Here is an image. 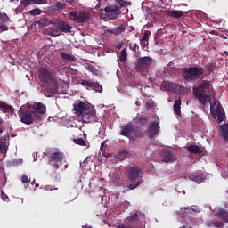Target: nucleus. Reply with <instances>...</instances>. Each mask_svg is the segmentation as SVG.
<instances>
[{
  "instance_id": "4be33fe9",
  "label": "nucleus",
  "mask_w": 228,
  "mask_h": 228,
  "mask_svg": "<svg viewBox=\"0 0 228 228\" xmlns=\"http://www.w3.org/2000/svg\"><path fill=\"white\" fill-rule=\"evenodd\" d=\"M44 35H48L50 37H58L60 35V31H58V28L48 27L44 29Z\"/></svg>"
},
{
  "instance_id": "f704fd0d",
  "label": "nucleus",
  "mask_w": 228,
  "mask_h": 228,
  "mask_svg": "<svg viewBox=\"0 0 228 228\" xmlns=\"http://www.w3.org/2000/svg\"><path fill=\"white\" fill-rule=\"evenodd\" d=\"M149 37H151V31L145 30L142 38L140 40L141 44H148Z\"/></svg>"
},
{
  "instance_id": "4d7b16f0",
  "label": "nucleus",
  "mask_w": 228,
  "mask_h": 228,
  "mask_svg": "<svg viewBox=\"0 0 228 228\" xmlns=\"http://www.w3.org/2000/svg\"><path fill=\"white\" fill-rule=\"evenodd\" d=\"M4 120H3V118L0 116V126H3Z\"/></svg>"
},
{
  "instance_id": "b1692460",
  "label": "nucleus",
  "mask_w": 228,
  "mask_h": 228,
  "mask_svg": "<svg viewBox=\"0 0 228 228\" xmlns=\"http://www.w3.org/2000/svg\"><path fill=\"white\" fill-rule=\"evenodd\" d=\"M167 15H168V17H172L173 19H181V17H183V15H184V12L173 10V11H168L167 12Z\"/></svg>"
},
{
  "instance_id": "423d86ee",
  "label": "nucleus",
  "mask_w": 228,
  "mask_h": 228,
  "mask_svg": "<svg viewBox=\"0 0 228 228\" xmlns=\"http://www.w3.org/2000/svg\"><path fill=\"white\" fill-rule=\"evenodd\" d=\"M19 117L20 118V122L22 124H26V126H31L34 122H38L31 110L20 109Z\"/></svg>"
},
{
  "instance_id": "680f3d73",
  "label": "nucleus",
  "mask_w": 228,
  "mask_h": 228,
  "mask_svg": "<svg viewBox=\"0 0 228 228\" xmlns=\"http://www.w3.org/2000/svg\"><path fill=\"white\" fill-rule=\"evenodd\" d=\"M38 186H40V184L37 183V184H36V188H38Z\"/></svg>"
},
{
  "instance_id": "2eb2a0df",
  "label": "nucleus",
  "mask_w": 228,
  "mask_h": 228,
  "mask_svg": "<svg viewBox=\"0 0 228 228\" xmlns=\"http://www.w3.org/2000/svg\"><path fill=\"white\" fill-rule=\"evenodd\" d=\"M159 133V123L158 121L150 124L148 126V135L150 138H154Z\"/></svg>"
},
{
  "instance_id": "9d476101",
  "label": "nucleus",
  "mask_w": 228,
  "mask_h": 228,
  "mask_svg": "<svg viewBox=\"0 0 228 228\" xmlns=\"http://www.w3.org/2000/svg\"><path fill=\"white\" fill-rule=\"evenodd\" d=\"M62 161L63 153L60 151H55L49 157V163L53 167V168H55V170L60 168V165H61Z\"/></svg>"
},
{
  "instance_id": "6e6552de",
  "label": "nucleus",
  "mask_w": 228,
  "mask_h": 228,
  "mask_svg": "<svg viewBox=\"0 0 228 228\" xmlns=\"http://www.w3.org/2000/svg\"><path fill=\"white\" fill-rule=\"evenodd\" d=\"M71 20L74 22H77V24H83L85 22H88V20L90 19V14L88 12L83 11V12H76L72 11L69 13Z\"/></svg>"
},
{
  "instance_id": "7c9ffc66",
  "label": "nucleus",
  "mask_w": 228,
  "mask_h": 228,
  "mask_svg": "<svg viewBox=\"0 0 228 228\" xmlns=\"http://www.w3.org/2000/svg\"><path fill=\"white\" fill-rule=\"evenodd\" d=\"M191 181H193L194 183H197V184H202V183L206 181V176L202 175L192 176Z\"/></svg>"
},
{
  "instance_id": "39448f33",
  "label": "nucleus",
  "mask_w": 228,
  "mask_h": 228,
  "mask_svg": "<svg viewBox=\"0 0 228 228\" xmlns=\"http://www.w3.org/2000/svg\"><path fill=\"white\" fill-rule=\"evenodd\" d=\"M154 63V60L149 56L140 57L135 64L137 72H147L149 67Z\"/></svg>"
},
{
  "instance_id": "f8f14e48",
  "label": "nucleus",
  "mask_w": 228,
  "mask_h": 228,
  "mask_svg": "<svg viewBox=\"0 0 228 228\" xmlns=\"http://www.w3.org/2000/svg\"><path fill=\"white\" fill-rule=\"evenodd\" d=\"M80 84L86 88H91V90H94V92H99L100 94L102 92V86H101L99 82L92 81V79L82 80Z\"/></svg>"
},
{
  "instance_id": "dca6fc26",
  "label": "nucleus",
  "mask_w": 228,
  "mask_h": 228,
  "mask_svg": "<svg viewBox=\"0 0 228 228\" xmlns=\"http://www.w3.org/2000/svg\"><path fill=\"white\" fill-rule=\"evenodd\" d=\"M162 163H172L174 161V154L169 150H164L160 154Z\"/></svg>"
},
{
  "instance_id": "4c0bfd02",
  "label": "nucleus",
  "mask_w": 228,
  "mask_h": 228,
  "mask_svg": "<svg viewBox=\"0 0 228 228\" xmlns=\"http://www.w3.org/2000/svg\"><path fill=\"white\" fill-rule=\"evenodd\" d=\"M208 227H216V228H222L224 227V223L222 222H210L208 223Z\"/></svg>"
},
{
  "instance_id": "13d9d810",
  "label": "nucleus",
  "mask_w": 228,
  "mask_h": 228,
  "mask_svg": "<svg viewBox=\"0 0 228 228\" xmlns=\"http://www.w3.org/2000/svg\"><path fill=\"white\" fill-rule=\"evenodd\" d=\"M149 43H146V44H141V47H145L146 45H148Z\"/></svg>"
},
{
  "instance_id": "8fccbe9b",
  "label": "nucleus",
  "mask_w": 228,
  "mask_h": 228,
  "mask_svg": "<svg viewBox=\"0 0 228 228\" xmlns=\"http://www.w3.org/2000/svg\"><path fill=\"white\" fill-rule=\"evenodd\" d=\"M69 74H72V76H77V69H74V68H70L69 69Z\"/></svg>"
},
{
  "instance_id": "e2e57ef3",
  "label": "nucleus",
  "mask_w": 228,
  "mask_h": 228,
  "mask_svg": "<svg viewBox=\"0 0 228 228\" xmlns=\"http://www.w3.org/2000/svg\"><path fill=\"white\" fill-rule=\"evenodd\" d=\"M1 133H3V128H0V134H1Z\"/></svg>"
},
{
  "instance_id": "6ab92c4d",
  "label": "nucleus",
  "mask_w": 228,
  "mask_h": 228,
  "mask_svg": "<svg viewBox=\"0 0 228 228\" xmlns=\"http://www.w3.org/2000/svg\"><path fill=\"white\" fill-rule=\"evenodd\" d=\"M210 111L213 115L219 113L220 111H223L220 102L214 100L212 102H210Z\"/></svg>"
},
{
  "instance_id": "c03bdc74",
  "label": "nucleus",
  "mask_w": 228,
  "mask_h": 228,
  "mask_svg": "<svg viewBox=\"0 0 228 228\" xmlns=\"http://www.w3.org/2000/svg\"><path fill=\"white\" fill-rule=\"evenodd\" d=\"M20 4H22V6H30V4H33V0H22L20 1Z\"/></svg>"
},
{
  "instance_id": "603ef678",
  "label": "nucleus",
  "mask_w": 228,
  "mask_h": 228,
  "mask_svg": "<svg viewBox=\"0 0 228 228\" xmlns=\"http://www.w3.org/2000/svg\"><path fill=\"white\" fill-rule=\"evenodd\" d=\"M146 104L149 108H152V106H154V102L152 100H149L146 102Z\"/></svg>"
},
{
  "instance_id": "a878e982",
  "label": "nucleus",
  "mask_w": 228,
  "mask_h": 228,
  "mask_svg": "<svg viewBox=\"0 0 228 228\" xmlns=\"http://www.w3.org/2000/svg\"><path fill=\"white\" fill-rule=\"evenodd\" d=\"M187 151L191 153V154H202V151L200 150V148L198 145H189L187 147Z\"/></svg>"
},
{
  "instance_id": "a19ab883",
  "label": "nucleus",
  "mask_w": 228,
  "mask_h": 228,
  "mask_svg": "<svg viewBox=\"0 0 228 228\" xmlns=\"http://www.w3.org/2000/svg\"><path fill=\"white\" fill-rule=\"evenodd\" d=\"M215 115H216L218 122H224V114L223 110L216 112Z\"/></svg>"
},
{
  "instance_id": "aec40b11",
  "label": "nucleus",
  "mask_w": 228,
  "mask_h": 228,
  "mask_svg": "<svg viewBox=\"0 0 228 228\" xmlns=\"http://www.w3.org/2000/svg\"><path fill=\"white\" fill-rule=\"evenodd\" d=\"M126 31V25L120 24L118 27H114L112 28L108 29V33L111 35H122Z\"/></svg>"
},
{
  "instance_id": "c85d7f7f",
  "label": "nucleus",
  "mask_w": 228,
  "mask_h": 228,
  "mask_svg": "<svg viewBox=\"0 0 228 228\" xmlns=\"http://www.w3.org/2000/svg\"><path fill=\"white\" fill-rule=\"evenodd\" d=\"M128 222H133V224H136V222H140V216L138 214L132 212L130 213V216L127 218Z\"/></svg>"
},
{
  "instance_id": "3c124183",
  "label": "nucleus",
  "mask_w": 228,
  "mask_h": 228,
  "mask_svg": "<svg viewBox=\"0 0 228 228\" xmlns=\"http://www.w3.org/2000/svg\"><path fill=\"white\" fill-rule=\"evenodd\" d=\"M0 31H8V26L0 23Z\"/></svg>"
},
{
  "instance_id": "5701e85b",
  "label": "nucleus",
  "mask_w": 228,
  "mask_h": 228,
  "mask_svg": "<svg viewBox=\"0 0 228 228\" xmlns=\"http://www.w3.org/2000/svg\"><path fill=\"white\" fill-rule=\"evenodd\" d=\"M220 134L224 142H228V123L220 126Z\"/></svg>"
},
{
  "instance_id": "58836bf2",
  "label": "nucleus",
  "mask_w": 228,
  "mask_h": 228,
  "mask_svg": "<svg viewBox=\"0 0 228 228\" xmlns=\"http://www.w3.org/2000/svg\"><path fill=\"white\" fill-rule=\"evenodd\" d=\"M142 184V181L138 180L136 183H130L128 185L129 190H136V188H138V186H140Z\"/></svg>"
},
{
  "instance_id": "a211bd4d",
  "label": "nucleus",
  "mask_w": 228,
  "mask_h": 228,
  "mask_svg": "<svg viewBox=\"0 0 228 228\" xmlns=\"http://www.w3.org/2000/svg\"><path fill=\"white\" fill-rule=\"evenodd\" d=\"M163 87L167 92H173V94H177V92H179V86L174 82L166 81L164 82Z\"/></svg>"
},
{
  "instance_id": "69168bd1",
  "label": "nucleus",
  "mask_w": 228,
  "mask_h": 228,
  "mask_svg": "<svg viewBox=\"0 0 228 228\" xmlns=\"http://www.w3.org/2000/svg\"><path fill=\"white\" fill-rule=\"evenodd\" d=\"M35 183V181L31 183V184Z\"/></svg>"
},
{
  "instance_id": "20e7f679",
  "label": "nucleus",
  "mask_w": 228,
  "mask_h": 228,
  "mask_svg": "<svg viewBox=\"0 0 228 228\" xmlns=\"http://www.w3.org/2000/svg\"><path fill=\"white\" fill-rule=\"evenodd\" d=\"M202 76H204V69L200 66L185 68L183 70V79L187 81V83L197 81V79H200Z\"/></svg>"
},
{
  "instance_id": "f257e3e1",
  "label": "nucleus",
  "mask_w": 228,
  "mask_h": 228,
  "mask_svg": "<svg viewBox=\"0 0 228 228\" xmlns=\"http://www.w3.org/2000/svg\"><path fill=\"white\" fill-rule=\"evenodd\" d=\"M74 111L77 117H81L82 121L86 124L97 122L95 109L92 106L86 105V103L83 102L74 104Z\"/></svg>"
},
{
  "instance_id": "c756f323",
  "label": "nucleus",
  "mask_w": 228,
  "mask_h": 228,
  "mask_svg": "<svg viewBox=\"0 0 228 228\" xmlns=\"http://www.w3.org/2000/svg\"><path fill=\"white\" fill-rule=\"evenodd\" d=\"M86 69L89 70V72L94 74V76H101V70L97 69V68H95L94 65L89 64L87 65Z\"/></svg>"
},
{
  "instance_id": "9b49d317",
  "label": "nucleus",
  "mask_w": 228,
  "mask_h": 228,
  "mask_svg": "<svg viewBox=\"0 0 228 228\" xmlns=\"http://www.w3.org/2000/svg\"><path fill=\"white\" fill-rule=\"evenodd\" d=\"M105 12L107 13V18L110 20L118 19L119 15H121L122 11H120V7L110 5L105 8Z\"/></svg>"
},
{
  "instance_id": "09e8293b",
  "label": "nucleus",
  "mask_w": 228,
  "mask_h": 228,
  "mask_svg": "<svg viewBox=\"0 0 228 228\" xmlns=\"http://www.w3.org/2000/svg\"><path fill=\"white\" fill-rule=\"evenodd\" d=\"M129 47H130L131 51L136 52V50L138 49L139 46H138L137 44L130 43V44H129Z\"/></svg>"
},
{
  "instance_id": "0eeeda50",
  "label": "nucleus",
  "mask_w": 228,
  "mask_h": 228,
  "mask_svg": "<svg viewBox=\"0 0 228 228\" xmlns=\"http://www.w3.org/2000/svg\"><path fill=\"white\" fill-rule=\"evenodd\" d=\"M125 175L130 183H134V181H138L139 177H142V169L138 166H133L126 170Z\"/></svg>"
},
{
  "instance_id": "2f4dec72",
  "label": "nucleus",
  "mask_w": 228,
  "mask_h": 228,
  "mask_svg": "<svg viewBox=\"0 0 228 228\" xmlns=\"http://www.w3.org/2000/svg\"><path fill=\"white\" fill-rule=\"evenodd\" d=\"M119 61H121V63L127 61V50L126 48H123L120 53Z\"/></svg>"
},
{
  "instance_id": "f3484780",
  "label": "nucleus",
  "mask_w": 228,
  "mask_h": 228,
  "mask_svg": "<svg viewBox=\"0 0 228 228\" xmlns=\"http://www.w3.org/2000/svg\"><path fill=\"white\" fill-rule=\"evenodd\" d=\"M8 147H10V136L0 138V152L6 154L8 152Z\"/></svg>"
},
{
  "instance_id": "864d4df0",
  "label": "nucleus",
  "mask_w": 228,
  "mask_h": 228,
  "mask_svg": "<svg viewBox=\"0 0 228 228\" xmlns=\"http://www.w3.org/2000/svg\"><path fill=\"white\" fill-rule=\"evenodd\" d=\"M66 3H68L71 6H74V4H76V0H66Z\"/></svg>"
},
{
  "instance_id": "c9c22d12",
  "label": "nucleus",
  "mask_w": 228,
  "mask_h": 228,
  "mask_svg": "<svg viewBox=\"0 0 228 228\" xmlns=\"http://www.w3.org/2000/svg\"><path fill=\"white\" fill-rule=\"evenodd\" d=\"M67 8V5L65 4H62L61 2H57L53 5V10H57L58 12H61V10H65Z\"/></svg>"
},
{
  "instance_id": "f03ea898",
  "label": "nucleus",
  "mask_w": 228,
  "mask_h": 228,
  "mask_svg": "<svg viewBox=\"0 0 228 228\" xmlns=\"http://www.w3.org/2000/svg\"><path fill=\"white\" fill-rule=\"evenodd\" d=\"M39 79L48 86V91L51 95L58 94V82L51 74V69L47 68H39Z\"/></svg>"
},
{
  "instance_id": "1a4fd4ad",
  "label": "nucleus",
  "mask_w": 228,
  "mask_h": 228,
  "mask_svg": "<svg viewBox=\"0 0 228 228\" xmlns=\"http://www.w3.org/2000/svg\"><path fill=\"white\" fill-rule=\"evenodd\" d=\"M32 114L37 119V122L42 120V117L45 115V111H47V107L42 102H36L32 105Z\"/></svg>"
},
{
  "instance_id": "4468645a",
  "label": "nucleus",
  "mask_w": 228,
  "mask_h": 228,
  "mask_svg": "<svg viewBox=\"0 0 228 228\" xmlns=\"http://www.w3.org/2000/svg\"><path fill=\"white\" fill-rule=\"evenodd\" d=\"M53 24L56 26L57 29L61 31L62 33H69L72 27L67 23V21H63L61 20H55Z\"/></svg>"
},
{
  "instance_id": "ddd939ff",
  "label": "nucleus",
  "mask_w": 228,
  "mask_h": 228,
  "mask_svg": "<svg viewBox=\"0 0 228 228\" xmlns=\"http://www.w3.org/2000/svg\"><path fill=\"white\" fill-rule=\"evenodd\" d=\"M134 131V125L132 124H126L124 126L121 127L120 135L126 136V138H129V140H133V132Z\"/></svg>"
},
{
  "instance_id": "393cba45",
  "label": "nucleus",
  "mask_w": 228,
  "mask_h": 228,
  "mask_svg": "<svg viewBox=\"0 0 228 228\" xmlns=\"http://www.w3.org/2000/svg\"><path fill=\"white\" fill-rule=\"evenodd\" d=\"M61 58H62V60H64V61L67 63L70 61H77V59L74 55H70L65 52L61 53Z\"/></svg>"
},
{
  "instance_id": "a18cd8bd",
  "label": "nucleus",
  "mask_w": 228,
  "mask_h": 228,
  "mask_svg": "<svg viewBox=\"0 0 228 228\" xmlns=\"http://www.w3.org/2000/svg\"><path fill=\"white\" fill-rule=\"evenodd\" d=\"M21 183H23V184H29L31 183V180H29V178L28 177V175H24L21 177Z\"/></svg>"
},
{
  "instance_id": "37998d69",
  "label": "nucleus",
  "mask_w": 228,
  "mask_h": 228,
  "mask_svg": "<svg viewBox=\"0 0 228 228\" xmlns=\"http://www.w3.org/2000/svg\"><path fill=\"white\" fill-rule=\"evenodd\" d=\"M139 122L142 123V126H145V124H147V122H149V117L142 116V117L139 118Z\"/></svg>"
},
{
  "instance_id": "473e14b6",
  "label": "nucleus",
  "mask_w": 228,
  "mask_h": 228,
  "mask_svg": "<svg viewBox=\"0 0 228 228\" xmlns=\"http://www.w3.org/2000/svg\"><path fill=\"white\" fill-rule=\"evenodd\" d=\"M37 24H39V26L41 28H45V26H49V24H51V22L49 21V20L46 17L41 18L38 21Z\"/></svg>"
},
{
  "instance_id": "de8ad7c7",
  "label": "nucleus",
  "mask_w": 228,
  "mask_h": 228,
  "mask_svg": "<svg viewBox=\"0 0 228 228\" xmlns=\"http://www.w3.org/2000/svg\"><path fill=\"white\" fill-rule=\"evenodd\" d=\"M0 20H2V22H6V20H8V15L4 12L0 13Z\"/></svg>"
},
{
  "instance_id": "cd10ccee",
  "label": "nucleus",
  "mask_w": 228,
  "mask_h": 228,
  "mask_svg": "<svg viewBox=\"0 0 228 228\" xmlns=\"http://www.w3.org/2000/svg\"><path fill=\"white\" fill-rule=\"evenodd\" d=\"M133 134H134L135 138H143V129L136 127L134 126V131L132 132Z\"/></svg>"
},
{
  "instance_id": "5fc2aeb1",
  "label": "nucleus",
  "mask_w": 228,
  "mask_h": 228,
  "mask_svg": "<svg viewBox=\"0 0 228 228\" xmlns=\"http://www.w3.org/2000/svg\"><path fill=\"white\" fill-rule=\"evenodd\" d=\"M121 8H126V6H127V2H124L122 4H120Z\"/></svg>"
},
{
  "instance_id": "e433bc0d",
  "label": "nucleus",
  "mask_w": 228,
  "mask_h": 228,
  "mask_svg": "<svg viewBox=\"0 0 228 228\" xmlns=\"http://www.w3.org/2000/svg\"><path fill=\"white\" fill-rule=\"evenodd\" d=\"M205 69H206L207 72H215V70H216V65L208 63L205 65Z\"/></svg>"
},
{
  "instance_id": "bb28decb",
  "label": "nucleus",
  "mask_w": 228,
  "mask_h": 228,
  "mask_svg": "<svg viewBox=\"0 0 228 228\" xmlns=\"http://www.w3.org/2000/svg\"><path fill=\"white\" fill-rule=\"evenodd\" d=\"M174 112L177 117H180L181 115V99L175 100V104L173 106Z\"/></svg>"
},
{
  "instance_id": "79ce46f5",
  "label": "nucleus",
  "mask_w": 228,
  "mask_h": 228,
  "mask_svg": "<svg viewBox=\"0 0 228 228\" xmlns=\"http://www.w3.org/2000/svg\"><path fill=\"white\" fill-rule=\"evenodd\" d=\"M40 13H42V10H40L39 8H36L29 11V15L35 16V15H40Z\"/></svg>"
},
{
  "instance_id": "bf43d9fd",
  "label": "nucleus",
  "mask_w": 228,
  "mask_h": 228,
  "mask_svg": "<svg viewBox=\"0 0 228 228\" xmlns=\"http://www.w3.org/2000/svg\"><path fill=\"white\" fill-rule=\"evenodd\" d=\"M116 3H124V0H116Z\"/></svg>"
},
{
  "instance_id": "6e6d98bb",
  "label": "nucleus",
  "mask_w": 228,
  "mask_h": 228,
  "mask_svg": "<svg viewBox=\"0 0 228 228\" xmlns=\"http://www.w3.org/2000/svg\"><path fill=\"white\" fill-rule=\"evenodd\" d=\"M116 47H117V49L120 50V49H122V45L121 44H118Z\"/></svg>"
},
{
  "instance_id": "ea45409f",
  "label": "nucleus",
  "mask_w": 228,
  "mask_h": 228,
  "mask_svg": "<svg viewBox=\"0 0 228 228\" xmlns=\"http://www.w3.org/2000/svg\"><path fill=\"white\" fill-rule=\"evenodd\" d=\"M74 142L77 145H81L82 147H85V145H86V142L83 140V138L74 139Z\"/></svg>"
},
{
  "instance_id": "0e129e2a",
  "label": "nucleus",
  "mask_w": 228,
  "mask_h": 228,
  "mask_svg": "<svg viewBox=\"0 0 228 228\" xmlns=\"http://www.w3.org/2000/svg\"><path fill=\"white\" fill-rule=\"evenodd\" d=\"M11 1V3H13V1H15V0H10Z\"/></svg>"
},
{
  "instance_id": "49530a36",
  "label": "nucleus",
  "mask_w": 228,
  "mask_h": 228,
  "mask_svg": "<svg viewBox=\"0 0 228 228\" xmlns=\"http://www.w3.org/2000/svg\"><path fill=\"white\" fill-rule=\"evenodd\" d=\"M33 4H47V0H32Z\"/></svg>"
},
{
  "instance_id": "7ed1b4c3",
  "label": "nucleus",
  "mask_w": 228,
  "mask_h": 228,
  "mask_svg": "<svg viewBox=\"0 0 228 228\" xmlns=\"http://www.w3.org/2000/svg\"><path fill=\"white\" fill-rule=\"evenodd\" d=\"M209 88H211V84H209V81L208 80H204L200 86L193 88L192 94L194 97H196L200 104H202L203 106H206L208 102H211L209 94L205 93V90H209Z\"/></svg>"
},
{
  "instance_id": "72a5a7b5",
  "label": "nucleus",
  "mask_w": 228,
  "mask_h": 228,
  "mask_svg": "<svg viewBox=\"0 0 228 228\" xmlns=\"http://www.w3.org/2000/svg\"><path fill=\"white\" fill-rule=\"evenodd\" d=\"M217 216L221 218V220H224V222H228V212L225 210H220L217 213Z\"/></svg>"
},
{
  "instance_id": "052dcab7",
  "label": "nucleus",
  "mask_w": 228,
  "mask_h": 228,
  "mask_svg": "<svg viewBox=\"0 0 228 228\" xmlns=\"http://www.w3.org/2000/svg\"><path fill=\"white\" fill-rule=\"evenodd\" d=\"M135 104H136V106H140V102L136 101Z\"/></svg>"
},
{
  "instance_id": "412c9836",
  "label": "nucleus",
  "mask_w": 228,
  "mask_h": 228,
  "mask_svg": "<svg viewBox=\"0 0 228 228\" xmlns=\"http://www.w3.org/2000/svg\"><path fill=\"white\" fill-rule=\"evenodd\" d=\"M0 111H3V113H13L15 109H13V106L0 101Z\"/></svg>"
}]
</instances>
